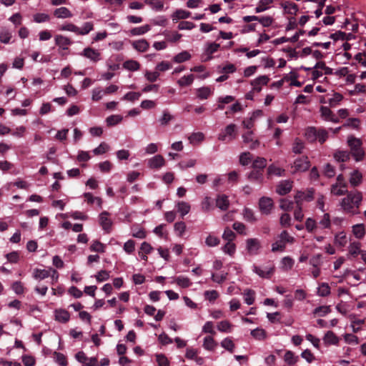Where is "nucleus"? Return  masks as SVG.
Wrapping results in <instances>:
<instances>
[{"label":"nucleus","mask_w":366,"mask_h":366,"mask_svg":"<svg viewBox=\"0 0 366 366\" xmlns=\"http://www.w3.org/2000/svg\"><path fill=\"white\" fill-rule=\"evenodd\" d=\"M362 199V196L360 192L351 191L347 192V197L342 199L340 205L345 212L357 214L359 213Z\"/></svg>","instance_id":"f257e3e1"},{"label":"nucleus","mask_w":366,"mask_h":366,"mask_svg":"<svg viewBox=\"0 0 366 366\" xmlns=\"http://www.w3.org/2000/svg\"><path fill=\"white\" fill-rule=\"evenodd\" d=\"M347 144L350 148V153L356 162L362 161L365 158V152L360 139L350 135L347 137Z\"/></svg>","instance_id":"f03ea898"},{"label":"nucleus","mask_w":366,"mask_h":366,"mask_svg":"<svg viewBox=\"0 0 366 366\" xmlns=\"http://www.w3.org/2000/svg\"><path fill=\"white\" fill-rule=\"evenodd\" d=\"M237 136V126L234 124L227 125L218 136V139L224 142H229Z\"/></svg>","instance_id":"7ed1b4c3"},{"label":"nucleus","mask_w":366,"mask_h":366,"mask_svg":"<svg viewBox=\"0 0 366 366\" xmlns=\"http://www.w3.org/2000/svg\"><path fill=\"white\" fill-rule=\"evenodd\" d=\"M253 21H259L263 26H269L272 22L273 19L270 16H245L243 17V21L249 23Z\"/></svg>","instance_id":"20e7f679"},{"label":"nucleus","mask_w":366,"mask_h":366,"mask_svg":"<svg viewBox=\"0 0 366 366\" xmlns=\"http://www.w3.org/2000/svg\"><path fill=\"white\" fill-rule=\"evenodd\" d=\"M310 167V162L308 157L303 156L295 160L293 167L295 168L294 172H305Z\"/></svg>","instance_id":"39448f33"},{"label":"nucleus","mask_w":366,"mask_h":366,"mask_svg":"<svg viewBox=\"0 0 366 366\" xmlns=\"http://www.w3.org/2000/svg\"><path fill=\"white\" fill-rule=\"evenodd\" d=\"M259 207L264 214H269L273 207V201L269 197H262L259 201Z\"/></svg>","instance_id":"423d86ee"},{"label":"nucleus","mask_w":366,"mask_h":366,"mask_svg":"<svg viewBox=\"0 0 366 366\" xmlns=\"http://www.w3.org/2000/svg\"><path fill=\"white\" fill-rule=\"evenodd\" d=\"M292 184L290 180L281 181L276 187V192L281 196L288 194L292 189Z\"/></svg>","instance_id":"0eeeda50"},{"label":"nucleus","mask_w":366,"mask_h":366,"mask_svg":"<svg viewBox=\"0 0 366 366\" xmlns=\"http://www.w3.org/2000/svg\"><path fill=\"white\" fill-rule=\"evenodd\" d=\"M246 244L247 249L250 254H258V251L261 248L260 242L257 238L247 239Z\"/></svg>","instance_id":"6e6552de"},{"label":"nucleus","mask_w":366,"mask_h":366,"mask_svg":"<svg viewBox=\"0 0 366 366\" xmlns=\"http://www.w3.org/2000/svg\"><path fill=\"white\" fill-rule=\"evenodd\" d=\"M314 199V191L308 190L306 193L303 192L298 191L295 196V203L300 202L302 201L305 200L307 202H310Z\"/></svg>","instance_id":"1a4fd4ad"},{"label":"nucleus","mask_w":366,"mask_h":366,"mask_svg":"<svg viewBox=\"0 0 366 366\" xmlns=\"http://www.w3.org/2000/svg\"><path fill=\"white\" fill-rule=\"evenodd\" d=\"M81 55L94 62L98 61L100 59V53L97 50L91 47L85 48L83 50Z\"/></svg>","instance_id":"9d476101"},{"label":"nucleus","mask_w":366,"mask_h":366,"mask_svg":"<svg viewBox=\"0 0 366 366\" xmlns=\"http://www.w3.org/2000/svg\"><path fill=\"white\" fill-rule=\"evenodd\" d=\"M216 206L222 211L227 210L229 206L228 197L225 194H219L216 199Z\"/></svg>","instance_id":"9b49d317"},{"label":"nucleus","mask_w":366,"mask_h":366,"mask_svg":"<svg viewBox=\"0 0 366 366\" xmlns=\"http://www.w3.org/2000/svg\"><path fill=\"white\" fill-rule=\"evenodd\" d=\"M269 81V78L267 76H260L254 81H252L251 84L253 86V90L259 92L262 89V85H266Z\"/></svg>","instance_id":"f8f14e48"},{"label":"nucleus","mask_w":366,"mask_h":366,"mask_svg":"<svg viewBox=\"0 0 366 366\" xmlns=\"http://www.w3.org/2000/svg\"><path fill=\"white\" fill-rule=\"evenodd\" d=\"M164 159L160 154L156 155L148 161L149 167L152 169H159L164 164Z\"/></svg>","instance_id":"ddd939ff"},{"label":"nucleus","mask_w":366,"mask_h":366,"mask_svg":"<svg viewBox=\"0 0 366 366\" xmlns=\"http://www.w3.org/2000/svg\"><path fill=\"white\" fill-rule=\"evenodd\" d=\"M109 213L106 211L102 212L99 215V223L102 227L103 229L107 231L112 227V221L108 217Z\"/></svg>","instance_id":"4468645a"},{"label":"nucleus","mask_w":366,"mask_h":366,"mask_svg":"<svg viewBox=\"0 0 366 366\" xmlns=\"http://www.w3.org/2000/svg\"><path fill=\"white\" fill-rule=\"evenodd\" d=\"M285 170L280 167L271 164L267 167V178H270L271 176L275 175L277 177L285 176Z\"/></svg>","instance_id":"2eb2a0df"},{"label":"nucleus","mask_w":366,"mask_h":366,"mask_svg":"<svg viewBox=\"0 0 366 366\" xmlns=\"http://www.w3.org/2000/svg\"><path fill=\"white\" fill-rule=\"evenodd\" d=\"M55 44L56 45L61 47L63 49H67L68 46L72 44V41L62 35H56L55 36Z\"/></svg>","instance_id":"dca6fc26"},{"label":"nucleus","mask_w":366,"mask_h":366,"mask_svg":"<svg viewBox=\"0 0 366 366\" xmlns=\"http://www.w3.org/2000/svg\"><path fill=\"white\" fill-rule=\"evenodd\" d=\"M347 187V183H342V186H339L338 184H332L331 187V193L337 196L346 194L349 192Z\"/></svg>","instance_id":"f3484780"},{"label":"nucleus","mask_w":366,"mask_h":366,"mask_svg":"<svg viewBox=\"0 0 366 366\" xmlns=\"http://www.w3.org/2000/svg\"><path fill=\"white\" fill-rule=\"evenodd\" d=\"M132 46L134 49L140 52L146 51L149 46V44L146 39H141L138 41H134L132 43Z\"/></svg>","instance_id":"a211bd4d"},{"label":"nucleus","mask_w":366,"mask_h":366,"mask_svg":"<svg viewBox=\"0 0 366 366\" xmlns=\"http://www.w3.org/2000/svg\"><path fill=\"white\" fill-rule=\"evenodd\" d=\"M318 129L314 127H307L305 130V137L310 142H315L317 139Z\"/></svg>","instance_id":"6ab92c4d"},{"label":"nucleus","mask_w":366,"mask_h":366,"mask_svg":"<svg viewBox=\"0 0 366 366\" xmlns=\"http://www.w3.org/2000/svg\"><path fill=\"white\" fill-rule=\"evenodd\" d=\"M70 315L64 310H56L55 311V319L58 322L66 323L69 320Z\"/></svg>","instance_id":"aec40b11"},{"label":"nucleus","mask_w":366,"mask_h":366,"mask_svg":"<svg viewBox=\"0 0 366 366\" xmlns=\"http://www.w3.org/2000/svg\"><path fill=\"white\" fill-rule=\"evenodd\" d=\"M323 340L326 345H337L339 338L332 331H328L325 335Z\"/></svg>","instance_id":"412c9836"},{"label":"nucleus","mask_w":366,"mask_h":366,"mask_svg":"<svg viewBox=\"0 0 366 366\" xmlns=\"http://www.w3.org/2000/svg\"><path fill=\"white\" fill-rule=\"evenodd\" d=\"M247 179L249 181H256L259 183L263 180V172L262 170L254 169L250 172L247 175Z\"/></svg>","instance_id":"4be33fe9"},{"label":"nucleus","mask_w":366,"mask_h":366,"mask_svg":"<svg viewBox=\"0 0 366 366\" xmlns=\"http://www.w3.org/2000/svg\"><path fill=\"white\" fill-rule=\"evenodd\" d=\"M362 179V174L358 170H355L351 173V176L350 178V182L352 186L357 187L361 182Z\"/></svg>","instance_id":"5701e85b"},{"label":"nucleus","mask_w":366,"mask_h":366,"mask_svg":"<svg viewBox=\"0 0 366 366\" xmlns=\"http://www.w3.org/2000/svg\"><path fill=\"white\" fill-rule=\"evenodd\" d=\"M284 360L288 365H294L299 361V357L295 356V353L290 350H287L284 356Z\"/></svg>","instance_id":"b1692460"},{"label":"nucleus","mask_w":366,"mask_h":366,"mask_svg":"<svg viewBox=\"0 0 366 366\" xmlns=\"http://www.w3.org/2000/svg\"><path fill=\"white\" fill-rule=\"evenodd\" d=\"M350 155L347 151H337L334 154V158L338 162H345L350 159Z\"/></svg>","instance_id":"393cba45"},{"label":"nucleus","mask_w":366,"mask_h":366,"mask_svg":"<svg viewBox=\"0 0 366 366\" xmlns=\"http://www.w3.org/2000/svg\"><path fill=\"white\" fill-rule=\"evenodd\" d=\"M54 15L57 18H70L72 16L71 12L66 7H60L54 11Z\"/></svg>","instance_id":"a878e982"},{"label":"nucleus","mask_w":366,"mask_h":366,"mask_svg":"<svg viewBox=\"0 0 366 366\" xmlns=\"http://www.w3.org/2000/svg\"><path fill=\"white\" fill-rule=\"evenodd\" d=\"M353 234L357 239H362L365 234V228L363 224H357L352 227Z\"/></svg>","instance_id":"bb28decb"},{"label":"nucleus","mask_w":366,"mask_h":366,"mask_svg":"<svg viewBox=\"0 0 366 366\" xmlns=\"http://www.w3.org/2000/svg\"><path fill=\"white\" fill-rule=\"evenodd\" d=\"M267 166V160L264 157H257L256 159L254 160L252 167L254 169L257 170H262L263 172V169Z\"/></svg>","instance_id":"cd10ccee"},{"label":"nucleus","mask_w":366,"mask_h":366,"mask_svg":"<svg viewBox=\"0 0 366 366\" xmlns=\"http://www.w3.org/2000/svg\"><path fill=\"white\" fill-rule=\"evenodd\" d=\"M285 12L295 15L298 11V6L291 1H285L283 4Z\"/></svg>","instance_id":"c85d7f7f"},{"label":"nucleus","mask_w":366,"mask_h":366,"mask_svg":"<svg viewBox=\"0 0 366 366\" xmlns=\"http://www.w3.org/2000/svg\"><path fill=\"white\" fill-rule=\"evenodd\" d=\"M254 271L261 277L270 278L271 275L273 274L274 269L269 268L267 270H264L259 267L254 266Z\"/></svg>","instance_id":"c756f323"},{"label":"nucleus","mask_w":366,"mask_h":366,"mask_svg":"<svg viewBox=\"0 0 366 366\" xmlns=\"http://www.w3.org/2000/svg\"><path fill=\"white\" fill-rule=\"evenodd\" d=\"M123 67L129 71H137L139 69L140 64L135 60H127L124 62Z\"/></svg>","instance_id":"7c9ffc66"},{"label":"nucleus","mask_w":366,"mask_h":366,"mask_svg":"<svg viewBox=\"0 0 366 366\" xmlns=\"http://www.w3.org/2000/svg\"><path fill=\"white\" fill-rule=\"evenodd\" d=\"M144 3L157 11H162L164 8V2L162 0H144Z\"/></svg>","instance_id":"2f4dec72"},{"label":"nucleus","mask_w":366,"mask_h":366,"mask_svg":"<svg viewBox=\"0 0 366 366\" xmlns=\"http://www.w3.org/2000/svg\"><path fill=\"white\" fill-rule=\"evenodd\" d=\"M343 97L340 93H335L332 98H330L327 102H321L322 103H328L332 107H336L342 100Z\"/></svg>","instance_id":"473e14b6"},{"label":"nucleus","mask_w":366,"mask_h":366,"mask_svg":"<svg viewBox=\"0 0 366 366\" xmlns=\"http://www.w3.org/2000/svg\"><path fill=\"white\" fill-rule=\"evenodd\" d=\"M53 357L56 363L60 366H66L68 365L66 357L60 352H54Z\"/></svg>","instance_id":"72a5a7b5"},{"label":"nucleus","mask_w":366,"mask_h":366,"mask_svg":"<svg viewBox=\"0 0 366 366\" xmlns=\"http://www.w3.org/2000/svg\"><path fill=\"white\" fill-rule=\"evenodd\" d=\"M191 13L189 11L182 10V9H177L173 14H172V19L173 21L177 20V19H185L190 16Z\"/></svg>","instance_id":"f704fd0d"},{"label":"nucleus","mask_w":366,"mask_h":366,"mask_svg":"<svg viewBox=\"0 0 366 366\" xmlns=\"http://www.w3.org/2000/svg\"><path fill=\"white\" fill-rule=\"evenodd\" d=\"M151 29V26L149 24H145L140 27L133 28L130 32L133 36L142 35L148 32Z\"/></svg>","instance_id":"c9c22d12"},{"label":"nucleus","mask_w":366,"mask_h":366,"mask_svg":"<svg viewBox=\"0 0 366 366\" xmlns=\"http://www.w3.org/2000/svg\"><path fill=\"white\" fill-rule=\"evenodd\" d=\"M49 272L46 269H35L33 272V277L36 280H44L49 276Z\"/></svg>","instance_id":"e433bc0d"},{"label":"nucleus","mask_w":366,"mask_h":366,"mask_svg":"<svg viewBox=\"0 0 366 366\" xmlns=\"http://www.w3.org/2000/svg\"><path fill=\"white\" fill-rule=\"evenodd\" d=\"M212 94V91L209 87H202L197 90V96L200 99H207Z\"/></svg>","instance_id":"4c0bfd02"},{"label":"nucleus","mask_w":366,"mask_h":366,"mask_svg":"<svg viewBox=\"0 0 366 366\" xmlns=\"http://www.w3.org/2000/svg\"><path fill=\"white\" fill-rule=\"evenodd\" d=\"M105 247L103 243L99 240H94L90 246V250L92 252L103 253L105 251Z\"/></svg>","instance_id":"58836bf2"},{"label":"nucleus","mask_w":366,"mask_h":366,"mask_svg":"<svg viewBox=\"0 0 366 366\" xmlns=\"http://www.w3.org/2000/svg\"><path fill=\"white\" fill-rule=\"evenodd\" d=\"M330 312V306H320L314 310L313 314L320 317H324Z\"/></svg>","instance_id":"ea45409f"},{"label":"nucleus","mask_w":366,"mask_h":366,"mask_svg":"<svg viewBox=\"0 0 366 366\" xmlns=\"http://www.w3.org/2000/svg\"><path fill=\"white\" fill-rule=\"evenodd\" d=\"M217 345L214 338L212 336H207L204 340V347L207 350H213Z\"/></svg>","instance_id":"a19ab883"},{"label":"nucleus","mask_w":366,"mask_h":366,"mask_svg":"<svg viewBox=\"0 0 366 366\" xmlns=\"http://www.w3.org/2000/svg\"><path fill=\"white\" fill-rule=\"evenodd\" d=\"M94 29V24L91 21H88L84 24L82 28H79V35H86L91 31Z\"/></svg>","instance_id":"79ce46f5"},{"label":"nucleus","mask_w":366,"mask_h":366,"mask_svg":"<svg viewBox=\"0 0 366 366\" xmlns=\"http://www.w3.org/2000/svg\"><path fill=\"white\" fill-rule=\"evenodd\" d=\"M175 282L179 286L183 288H187L192 285L190 280L188 277L183 276L177 277L175 279Z\"/></svg>","instance_id":"37998d69"},{"label":"nucleus","mask_w":366,"mask_h":366,"mask_svg":"<svg viewBox=\"0 0 366 366\" xmlns=\"http://www.w3.org/2000/svg\"><path fill=\"white\" fill-rule=\"evenodd\" d=\"M191 58L190 54L187 51H184L178 54L174 57V61L177 63H182L185 61L189 60Z\"/></svg>","instance_id":"c03bdc74"},{"label":"nucleus","mask_w":366,"mask_h":366,"mask_svg":"<svg viewBox=\"0 0 366 366\" xmlns=\"http://www.w3.org/2000/svg\"><path fill=\"white\" fill-rule=\"evenodd\" d=\"M219 44L217 43H210L207 49L208 56L204 61H209L212 59V54L217 51L219 48Z\"/></svg>","instance_id":"a18cd8bd"},{"label":"nucleus","mask_w":366,"mask_h":366,"mask_svg":"<svg viewBox=\"0 0 366 366\" xmlns=\"http://www.w3.org/2000/svg\"><path fill=\"white\" fill-rule=\"evenodd\" d=\"M122 119L120 115H111L106 119V122L109 127H112L120 123Z\"/></svg>","instance_id":"49530a36"},{"label":"nucleus","mask_w":366,"mask_h":366,"mask_svg":"<svg viewBox=\"0 0 366 366\" xmlns=\"http://www.w3.org/2000/svg\"><path fill=\"white\" fill-rule=\"evenodd\" d=\"M273 0H260L258 6L255 8L256 13H260L265 11Z\"/></svg>","instance_id":"de8ad7c7"},{"label":"nucleus","mask_w":366,"mask_h":366,"mask_svg":"<svg viewBox=\"0 0 366 366\" xmlns=\"http://www.w3.org/2000/svg\"><path fill=\"white\" fill-rule=\"evenodd\" d=\"M286 244H285L280 239H277L272 244V252H283L285 249Z\"/></svg>","instance_id":"09e8293b"},{"label":"nucleus","mask_w":366,"mask_h":366,"mask_svg":"<svg viewBox=\"0 0 366 366\" xmlns=\"http://www.w3.org/2000/svg\"><path fill=\"white\" fill-rule=\"evenodd\" d=\"M251 335L253 337L258 340H262L266 337V332L261 328H257L251 331Z\"/></svg>","instance_id":"8fccbe9b"},{"label":"nucleus","mask_w":366,"mask_h":366,"mask_svg":"<svg viewBox=\"0 0 366 366\" xmlns=\"http://www.w3.org/2000/svg\"><path fill=\"white\" fill-rule=\"evenodd\" d=\"M221 345L229 352L232 353L234 352V344L230 338L226 337L221 342Z\"/></svg>","instance_id":"3c124183"},{"label":"nucleus","mask_w":366,"mask_h":366,"mask_svg":"<svg viewBox=\"0 0 366 366\" xmlns=\"http://www.w3.org/2000/svg\"><path fill=\"white\" fill-rule=\"evenodd\" d=\"M305 146L303 142L298 138H296L292 146V152L297 154H301Z\"/></svg>","instance_id":"603ef678"},{"label":"nucleus","mask_w":366,"mask_h":366,"mask_svg":"<svg viewBox=\"0 0 366 366\" xmlns=\"http://www.w3.org/2000/svg\"><path fill=\"white\" fill-rule=\"evenodd\" d=\"M178 211L181 213L182 217H184L189 213L190 210V206L185 202H179L177 204Z\"/></svg>","instance_id":"864d4df0"},{"label":"nucleus","mask_w":366,"mask_h":366,"mask_svg":"<svg viewBox=\"0 0 366 366\" xmlns=\"http://www.w3.org/2000/svg\"><path fill=\"white\" fill-rule=\"evenodd\" d=\"M194 81V76L192 74L184 76L178 80V84L181 86H189Z\"/></svg>","instance_id":"5fc2aeb1"},{"label":"nucleus","mask_w":366,"mask_h":366,"mask_svg":"<svg viewBox=\"0 0 366 366\" xmlns=\"http://www.w3.org/2000/svg\"><path fill=\"white\" fill-rule=\"evenodd\" d=\"M350 253L353 257L357 256L359 254L362 252V250L360 249V242H352L350 245Z\"/></svg>","instance_id":"6e6d98bb"},{"label":"nucleus","mask_w":366,"mask_h":366,"mask_svg":"<svg viewBox=\"0 0 366 366\" xmlns=\"http://www.w3.org/2000/svg\"><path fill=\"white\" fill-rule=\"evenodd\" d=\"M252 155L249 152H245L241 154L239 157V162L242 165H248L252 159Z\"/></svg>","instance_id":"4d7b16f0"},{"label":"nucleus","mask_w":366,"mask_h":366,"mask_svg":"<svg viewBox=\"0 0 366 366\" xmlns=\"http://www.w3.org/2000/svg\"><path fill=\"white\" fill-rule=\"evenodd\" d=\"M280 207L282 209L290 212L294 208V202L286 199H282Z\"/></svg>","instance_id":"13d9d810"},{"label":"nucleus","mask_w":366,"mask_h":366,"mask_svg":"<svg viewBox=\"0 0 366 366\" xmlns=\"http://www.w3.org/2000/svg\"><path fill=\"white\" fill-rule=\"evenodd\" d=\"M205 243L209 247H215L219 244L220 239L217 237L209 234L205 240Z\"/></svg>","instance_id":"bf43d9fd"},{"label":"nucleus","mask_w":366,"mask_h":366,"mask_svg":"<svg viewBox=\"0 0 366 366\" xmlns=\"http://www.w3.org/2000/svg\"><path fill=\"white\" fill-rule=\"evenodd\" d=\"M330 293V287L327 283H322L318 288V295L321 297H326Z\"/></svg>","instance_id":"052dcab7"},{"label":"nucleus","mask_w":366,"mask_h":366,"mask_svg":"<svg viewBox=\"0 0 366 366\" xmlns=\"http://www.w3.org/2000/svg\"><path fill=\"white\" fill-rule=\"evenodd\" d=\"M324 174L328 178L333 177L335 175V167L330 163L326 164L324 167Z\"/></svg>","instance_id":"680f3d73"},{"label":"nucleus","mask_w":366,"mask_h":366,"mask_svg":"<svg viewBox=\"0 0 366 366\" xmlns=\"http://www.w3.org/2000/svg\"><path fill=\"white\" fill-rule=\"evenodd\" d=\"M335 242L336 244L340 247H344L347 243L346 235L343 232H340L335 235Z\"/></svg>","instance_id":"e2e57ef3"},{"label":"nucleus","mask_w":366,"mask_h":366,"mask_svg":"<svg viewBox=\"0 0 366 366\" xmlns=\"http://www.w3.org/2000/svg\"><path fill=\"white\" fill-rule=\"evenodd\" d=\"M243 215L244 219L248 222H254L257 220L254 217V212L251 209L245 208L243 211Z\"/></svg>","instance_id":"0e129e2a"},{"label":"nucleus","mask_w":366,"mask_h":366,"mask_svg":"<svg viewBox=\"0 0 366 366\" xmlns=\"http://www.w3.org/2000/svg\"><path fill=\"white\" fill-rule=\"evenodd\" d=\"M328 138V132L325 129H318L317 139L318 142L322 144Z\"/></svg>","instance_id":"69168bd1"},{"label":"nucleus","mask_w":366,"mask_h":366,"mask_svg":"<svg viewBox=\"0 0 366 366\" xmlns=\"http://www.w3.org/2000/svg\"><path fill=\"white\" fill-rule=\"evenodd\" d=\"M278 238L280 239L285 244L292 243L295 241L294 237L290 236L289 233L286 230L282 231L278 236Z\"/></svg>","instance_id":"338daca9"},{"label":"nucleus","mask_w":366,"mask_h":366,"mask_svg":"<svg viewBox=\"0 0 366 366\" xmlns=\"http://www.w3.org/2000/svg\"><path fill=\"white\" fill-rule=\"evenodd\" d=\"M156 360L159 366H169L167 357L163 354L156 355Z\"/></svg>","instance_id":"774afa93"}]
</instances>
